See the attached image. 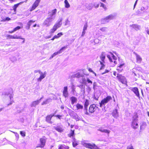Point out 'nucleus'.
I'll list each match as a JSON object with an SVG mask.
<instances>
[{"instance_id":"55","label":"nucleus","mask_w":149,"mask_h":149,"mask_svg":"<svg viewBox=\"0 0 149 149\" xmlns=\"http://www.w3.org/2000/svg\"><path fill=\"white\" fill-rule=\"evenodd\" d=\"M87 81L88 83H91V84H92V81L89 79H87Z\"/></svg>"},{"instance_id":"32","label":"nucleus","mask_w":149,"mask_h":149,"mask_svg":"<svg viewBox=\"0 0 149 149\" xmlns=\"http://www.w3.org/2000/svg\"><path fill=\"white\" fill-rule=\"evenodd\" d=\"M74 141L72 142V145L74 147H75L78 145V142L76 141L74 138H73Z\"/></svg>"},{"instance_id":"11","label":"nucleus","mask_w":149,"mask_h":149,"mask_svg":"<svg viewBox=\"0 0 149 149\" xmlns=\"http://www.w3.org/2000/svg\"><path fill=\"white\" fill-rule=\"evenodd\" d=\"M100 58L101 60V61H100V64L102 65L101 67L100 68V70H101L104 67L105 65L104 63H105L104 60L105 58V54L104 53H102L100 56Z\"/></svg>"},{"instance_id":"62","label":"nucleus","mask_w":149,"mask_h":149,"mask_svg":"<svg viewBox=\"0 0 149 149\" xmlns=\"http://www.w3.org/2000/svg\"><path fill=\"white\" fill-rule=\"evenodd\" d=\"M101 1L102 2H103L104 3L106 2V0H101Z\"/></svg>"},{"instance_id":"52","label":"nucleus","mask_w":149,"mask_h":149,"mask_svg":"<svg viewBox=\"0 0 149 149\" xmlns=\"http://www.w3.org/2000/svg\"><path fill=\"white\" fill-rule=\"evenodd\" d=\"M69 22L68 21V19L66 20L65 21V26L67 25L68 24Z\"/></svg>"},{"instance_id":"38","label":"nucleus","mask_w":149,"mask_h":149,"mask_svg":"<svg viewBox=\"0 0 149 149\" xmlns=\"http://www.w3.org/2000/svg\"><path fill=\"white\" fill-rule=\"evenodd\" d=\"M100 131L102 132H104L109 134L110 133V131L107 130H100Z\"/></svg>"},{"instance_id":"43","label":"nucleus","mask_w":149,"mask_h":149,"mask_svg":"<svg viewBox=\"0 0 149 149\" xmlns=\"http://www.w3.org/2000/svg\"><path fill=\"white\" fill-rule=\"evenodd\" d=\"M20 133L21 135L23 137L25 136V132L23 131H21L20 132Z\"/></svg>"},{"instance_id":"64","label":"nucleus","mask_w":149,"mask_h":149,"mask_svg":"<svg viewBox=\"0 0 149 149\" xmlns=\"http://www.w3.org/2000/svg\"><path fill=\"white\" fill-rule=\"evenodd\" d=\"M61 108L62 109H64V107L63 106H61Z\"/></svg>"},{"instance_id":"35","label":"nucleus","mask_w":149,"mask_h":149,"mask_svg":"<svg viewBox=\"0 0 149 149\" xmlns=\"http://www.w3.org/2000/svg\"><path fill=\"white\" fill-rule=\"evenodd\" d=\"M23 2H21L18 3L14 5L13 7V9L15 12L16 11L17 8L18 6L19 5L22 4V3H23Z\"/></svg>"},{"instance_id":"48","label":"nucleus","mask_w":149,"mask_h":149,"mask_svg":"<svg viewBox=\"0 0 149 149\" xmlns=\"http://www.w3.org/2000/svg\"><path fill=\"white\" fill-rule=\"evenodd\" d=\"M21 29V27L19 26H17V27L15 28L14 29V30L15 31H17V30H19Z\"/></svg>"},{"instance_id":"47","label":"nucleus","mask_w":149,"mask_h":149,"mask_svg":"<svg viewBox=\"0 0 149 149\" xmlns=\"http://www.w3.org/2000/svg\"><path fill=\"white\" fill-rule=\"evenodd\" d=\"M63 116L62 115H57L55 116L57 118H58L61 120V118L62 116Z\"/></svg>"},{"instance_id":"9","label":"nucleus","mask_w":149,"mask_h":149,"mask_svg":"<svg viewBox=\"0 0 149 149\" xmlns=\"http://www.w3.org/2000/svg\"><path fill=\"white\" fill-rule=\"evenodd\" d=\"M107 56L110 62H113L115 64H117L116 60L117 59V57L115 56L113 53L110 52L109 54H108Z\"/></svg>"},{"instance_id":"60","label":"nucleus","mask_w":149,"mask_h":149,"mask_svg":"<svg viewBox=\"0 0 149 149\" xmlns=\"http://www.w3.org/2000/svg\"><path fill=\"white\" fill-rule=\"evenodd\" d=\"M15 32V31H14V30H13L12 31H9V33H13V32Z\"/></svg>"},{"instance_id":"6","label":"nucleus","mask_w":149,"mask_h":149,"mask_svg":"<svg viewBox=\"0 0 149 149\" xmlns=\"http://www.w3.org/2000/svg\"><path fill=\"white\" fill-rule=\"evenodd\" d=\"M112 100V98L110 96H107L105 98L102 100L100 103V106L102 107L103 105L107 103L110 100Z\"/></svg>"},{"instance_id":"15","label":"nucleus","mask_w":149,"mask_h":149,"mask_svg":"<svg viewBox=\"0 0 149 149\" xmlns=\"http://www.w3.org/2000/svg\"><path fill=\"white\" fill-rule=\"evenodd\" d=\"M54 129L58 132L61 133L63 132L64 129L61 125H57L56 126L54 127Z\"/></svg>"},{"instance_id":"8","label":"nucleus","mask_w":149,"mask_h":149,"mask_svg":"<svg viewBox=\"0 0 149 149\" xmlns=\"http://www.w3.org/2000/svg\"><path fill=\"white\" fill-rule=\"evenodd\" d=\"M83 145L86 148L90 149H97V146L94 143H83Z\"/></svg>"},{"instance_id":"24","label":"nucleus","mask_w":149,"mask_h":149,"mask_svg":"<svg viewBox=\"0 0 149 149\" xmlns=\"http://www.w3.org/2000/svg\"><path fill=\"white\" fill-rule=\"evenodd\" d=\"M130 26L136 31L139 30L140 29V26L136 24L131 25Z\"/></svg>"},{"instance_id":"40","label":"nucleus","mask_w":149,"mask_h":149,"mask_svg":"<svg viewBox=\"0 0 149 149\" xmlns=\"http://www.w3.org/2000/svg\"><path fill=\"white\" fill-rule=\"evenodd\" d=\"M93 3V6H94V7L96 8H98L99 6V4H97V3Z\"/></svg>"},{"instance_id":"18","label":"nucleus","mask_w":149,"mask_h":149,"mask_svg":"<svg viewBox=\"0 0 149 149\" xmlns=\"http://www.w3.org/2000/svg\"><path fill=\"white\" fill-rule=\"evenodd\" d=\"M132 91L138 97H140V94L138 88L136 87L132 88L131 89Z\"/></svg>"},{"instance_id":"16","label":"nucleus","mask_w":149,"mask_h":149,"mask_svg":"<svg viewBox=\"0 0 149 149\" xmlns=\"http://www.w3.org/2000/svg\"><path fill=\"white\" fill-rule=\"evenodd\" d=\"M137 120L135 119H133L131 123V126L134 129H136L138 127V124L137 123Z\"/></svg>"},{"instance_id":"42","label":"nucleus","mask_w":149,"mask_h":149,"mask_svg":"<svg viewBox=\"0 0 149 149\" xmlns=\"http://www.w3.org/2000/svg\"><path fill=\"white\" fill-rule=\"evenodd\" d=\"M35 21H33L32 20H30L27 23V25H29L30 26L31 25V23L35 22Z\"/></svg>"},{"instance_id":"41","label":"nucleus","mask_w":149,"mask_h":149,"mask_svg":"<svg viewBox=\"0 0 149 149\" xmlns=\"http://www.w3.org/2000/svg\"><path fill=\"white\" fill-rule=\"evenodd\" d=\"M107 29V28L106 27H103L100 29L101 31L102 32L106 31Z\"/></svg>"},{"instance_id":"26","label":"nucleus","mask_w":149,"mask_h":149,"mask_svg":"<svg viewBox=\"0 0 149 149\" xmlns=\"http://www.w3.org/2000/svg\"><path fill=\"white\" fill-rule=\"evenodd\" d=\"M74 130H70V133L68 134V136L69 137L71 138L74 137Z\"/></svg>"},{"instance_id":"22","label":"nucleus","mask_w":149,"mask_h":149,"mask_svg":"<svg viewBox=\"0 0 149 149\" xmlns=\"http://www.w3.org/2000/svg\"><path fill=\"white\" fill-rule=\"evenodd\" d=\"M63 95L65 97H67L68 96V87L67 86H65L64 87V89L63 91Z\"/></svg>"},{"instance_id":"61","label":"nucleus","mask_w":149,"mask_h":149,"mask_svg":"<svg viewBox=\"0 0 149 149\" xmlns=\"http://www.w3.org/2000/svg\"><path fill=\"white\" fill-rule=\"evenodd\" d=\"M113 74L115 76H116V72H113Z\"/></svg>"},{"instance_id":"50","label":"nucleus","mask_w":149,"mask_h":149,"mask_svg":"<svg viewBox=\"0 0 149 149\" xmlns=\"http://www.w3.org/2000/svg\"><path fill=\"white\" fill-rule=\"evenodd\" d=\"M13 36H12V35H8L7 36V37L8 38H10V39H13Z\"/></svg>"},{"instance_id":"3","label":"nucleus","mask_w":149,"mask_h":149,"mask_svg":"<svg viewBox=\"0 0 149 149\" xmlns=\"http://www.w3.org/2000/svg\"><path fill=\"white\" fill-rule=\"evenodd\" d=\"M116 15L115 14H111L107 16L106 17L102 18L101 20V23L104 24L108 22L110 20L113 19Z\"/></svg>"},{"instance_id":"45","label":"nucleus","mask_w":149,"mask_h":149,"mask_svg":"<svg viewBox=\"0 0 149 149\" xmlns=\"http://www.w3.org/2000/svg\"><path fill=\"white\" fill-rule=\"evenodd\" d=\"M127 149H134V148L132 145L131 144L130 145L127 147Z\"/></svg>"},{"instance_id":"39","label":"nucleus","mask_w":149,"mask_h":149,"mask_svg":"<svg viewBox=\"0 0 149 149\" xmlns=\"http://www.w3.org/2000/svg\"><path fill=\"white\" fill-rule=\"evenodd\" d=\"M100 3L101 4L100 6L101 7H102L104 9V10H107V7H106V6L104 3H103L101 2H100Z\"/></svg>"},{"instance_id":"34","label":"nucleus","mask_w":149,"mask_h":149,"mask_svg":"<svg viewBox=\"0 0 149 149\" xmlns=\"http://www.w3.org/2000/svg\"><path fill=\"white\" fill-rule=\"evenodd\" d=\"M13 39H22L23 40L22 42V43H24V42L25 40H24V38H22L21 37V36H17V35H15L14 36H13Z\"/></svg>"},{"instance_id":"12","label":"nucleus","mask_w":149,"mask_h":149,"mask_svg":"<svg viewBox=\"0 0 149 149\" xmlns=\"http://www.w3.org/2000/svg\"><path fill=\"white\" fill-rule=\"evenodd\" d=\"M97 108V107L95 104H93L91 105L89 108L88 113L89 114L93 113Z\"/></svg>"},{"instance_id":"17","label":"nucleus","mask_w":149,"mask_h":149,"mask_svg":"<svg viewBox=\"0 0 149 149\" xmlns=\"http://www.w3.org/2000/svg\"><path fill=\"white\" fill-rule=\"evenodd\" d=\"M54 116V114L47 115L45 117V121L49 123L52 124L53 122L51 121L52 118Z\"/></svg>"},{"instance_id":"58","label":"nucleus","mask_w":149,"mask_h":149,"mask_svg":"<svg viewBox=\"0 0 149 149\" xmlns=\"http://www.w3.org/2000/svg\"><path fill=\"white\" fill-rule=\"evenodd\" d=\"M137 0H136V1L135 2V3H134V8H135V7L136 6V4L137 2Z\"/></svg>"},{"instance_id":"5","label":"nucleus","mask_w":149,"mask_h":149,"mask_svg":"<svg viewBox=\"0 0 149 149\" xmlns=\"http://www.w3.org/2000/svg\"><path fill=\"white\" fill-rule=\"evenodd\" d=\"M57 12L56 9H54L48 11V17L51 19L54 20L56 17V15Z\"/></svg>"},{"instance_id":"2","label":"nucleus","mask_w":149,"mask_h":149,"mask_svg":"<svg viewBox=\"0 0 149 149\" xmlns=\"http://www.w3.org/2000/svg\"><path fill=\"white\" fill-rule=\"evenodd\" d=\"M141 68H134L132 69L131 75L134 79L135 81L137 80V78L139 76V73L141 72Z\"/></svg>"},{"instance_id":"53","label":"nucleus","mask_w":149,"mask_h":149,"mask_svg":"<svg viewBox=\"0 0 149 149\" xmlns=\"http://www.w3.org/2000/svg\"><path fill=\"white\" fill-rule=\"evenodd\" d=\"M85 31H83H83H82V34L81 35V36L83 37L84 35L85 34V33H86V32Z\"/></svg>"},{"instance_id":"57","label":"nucleus","mask_w":149,"mask_h":149,"mask_svg":"<svg viewBox=\"0 0 149 149\" xmlns=\"http://www.w3.org/2000/svg\"><path fill=\"white\" fill-rule=\"evenodd\" d=\"M109 72V70H105V72H104L102 73V74H104L106 73H107V72Z\"/></svg>"},{"instance_id":"30","label":"nucleus","mask_w":149,"mask_h":149,"mask_svg":"<svg viewBox=\"0 0 149 149\" xmlns=\"http://www.w3.org/2000/svg\"><path fill=\"white\" fill-rule=\"evenodd\" d=\"M71 100V103L72 104H74L75 102L77 101V98L74 97H71L70 98Z\"/></svg>"},{"instance_id":"10","label":"nucleus","mask_w":149,"mask_h":149,"mask_svg":"<svg viewBox=\"0 0 149 149\" xmlns=\"http://www.w3.org/2000/svg\"><path fill=\"white\" fill-rule=\"evenodd\" d=\"M50 18L47 17L44 21L42 23L43 26L46 27H48L50 26L52 24V22L53 21Z\"/></svg>"},{"instance_id":"51","label":"nucleus","mask_w":149,"mask_h":149,"mask_svg":"<svg viewBox=\"0 0 149 149\" xmlns=\"http://www.w3.org/2000/svg\"><path fill=\"white\" fill-rule=\"evenodd\" d=\"M88 70L89 72H92L93 73L95 74V73L93 71L91 68H89Z\"/></svg>"},{"instance_id":"4","label":"nucleus","mask_w":149,"mask_h":149,"mask_svg":"<svg viewBox=\"0 0 149 149\" xmlns=\"http://www.w3.org/2000/svg\"><path fill=\"white\" fill-rule=\"evenodd\" d=\"M118 80L122 84L127 86V82L125 77L121 74H118L116 76Z\"/></svg>"},{"instance_id":"23","label":"nucleus","mask_w":149,"mask_h":149,"mask_svg":"<svg viewBox=\"0 0 149 149\" xmlns=\"http://www.w3.org/2000/svg\"><path fill=\"white\" fill-rule=\"evenodd\" d=\"M58 149H70V148L68 146L64 144H60L58 146Z\"/></svg>"},{"instance_id":"1","label":"nucleus","mask_w":149,"mask_h":149,"mask_svg":"<svg viewBox=\"0 0 149 149\" xmlns=\"http://www.w3.org/2000/svg\"><path fill=\"white\" fill-rule=\"evenodd\" d=\"M62 18H61L60 19H58L52 28L50 29L49 31V33L50 34L54 33L58 28L61 26L62 24Z\"/></svg>"},{"instance_id":"49","label":"nucleus","mask_w":149,"mask_h":149,"mask_svg":"<svg viewBox=\"0 0 149 149\" xmlns=\"http://www.w3.org/2000/svg\"><path fill=\"white\" fill-rule=\"evenodd\" d=\"M145 32L149 35V29L148 28H146L145 30Z\"/></svg>"},{"instance_id":"59","label":"nucleus","mask_w":149,"mask_h":149,"mask_svg":"<svg viewBox=\"0 0 149 149\" xmlns=\"http://www.w3.org/2000/svg\"><path fill=\"white\" fill-rule=\"evenodd\" d=\"M30 26L29 25H27V26H26V28L28 30L30 29Z\"/></svg>"},{"instance_id":"54","label":"nucleus","mask_w":149,"mask_h":149,"mask_svg":"<svg viewBox=\"0 0 149 149\" xmlns=\"http://www.w3.org/2000/svg\"><path fill=\"white\" fill-rule=\"evenodd\" d=\"M141 11L144 12V11L145 10V8L143 7H142L141 8Z\"/></svg>"},{"instance_id":"14","label":"nucleus","mask_w":149,"mask_h":149,"mask_svg":"<svg viewBox=\"0 0 149 149\" xmlns=\"http://www.w3.org/2000/svg\"><path fill=\"white\" fill-rule=\"evenodd\" d=\"M125 67V64L123 62L121 63L117 66L116 70L119 72H121L122 71L123 69Z\"/></svg>"},{"instance_id":"29","label":"nucleus","mask_w":149,"mask_h":149,"mask_svg":"<svg viewBox=\"0 0 149 149\" xmlns=\"http://www.w3.org/2000/svg\"><path fill=\"white\" fill-rule=\"evenodd\" d=\"M86 8L89 10H91L93 8V3L87 4L86 5Z\"/></svg>"},{"instance_id":"25","label":"nucleus","mask_w":149,"mask_h":149,"mask_svg":"<svg viewBox=\"0 0 149 149\" xmlns=\"http://www.w3.org/2000/svg\"><path fill=\"white\" fill-rule=\"evenodd\" d=\"M65 47H63L61 49L58 51L55 52L53 54L52 56L50 57V59L54 57L56 55L59 54L61 52V50H63Z\"/></svg>"},{"instance_id":"44","label":"nucleus","mask_w":149,"mask_h":149,"mask_svg":"<svg viewBox=\"0 0 149 149\" xmlns=\"http://www.w3.org/2000/svg\"><path fill=\"white\" fill-rule=\"evenodd\" d=\"M88 27V25L87 23H86L83 27V31H86L87 30V28Z\"/></svg>"},{"instance_id":"7","label":"nucleus","mask_w":149,"mask_h":149,"mask_svg":"<svg viewBox=\"0 0 149 149\" xmlns=\"http://www.w3.org/2000/svg\"><path fill=\"white\" fill-rule=\"evenodd\" d=\"M46 138L45 136H43L40 139V144L38 145L35 148V149H38V148H43L45 145Z\"/></svg>"},{"instance_id":"19","label":"nucleus","mask_w":149,"mask_h":149,"mask_svg":"<svg viewBox=\"0 0 149 149\" xmlns=\"http://www.w3.org/2000/svg\"><path fill=\"white\" fill-rule=\"evenodd\" d=\"M89 104V102L88 100L86 99L85 100V103H84V107L85 109H86V111L85 112V114L86 115H89V113L87 111V108Z\"/></svg>"},{"instance_id":"56","label":"nucleus","mask_w":149,"mask_h":149,"mask_svg":"<svg viewBox=\"0 0 149 149\" xmlns=\"http://www.w3.org/2000/svg\"><path fill=\"white\" fill-rule=\"evenodd\" d=\"M10 19L8 17H7L5 19V20H7V21H9V20H10Z\"/></svg>"},{"instance_id":"28","label":"nucleus","mask_w":149,"mask_h":149,"mask_svg":"<svg viewBox=\"0 0 149 149\" xmlns=\"http://www.w3.org/2000/svg\"><path fill=\"white\" fill-rule=\"evenodd\" d=\"M63 35V33L62 32L58 33L57 35H55L51 40H54L55 39L58 38Z\"/></svg>"},{"instance_id":"46","label":"nucleus","mask_w":149,"mask_h":149,"mask_svg":"<svg viewBox=\"0 0 149 149\" xmlns=\"http://www.w3.org/2000/svg\"><path fill=\"white\" fill-rule=\"evenodd\" d=\"M49 102L48 100L47 99L45 101H43L42 103V105H43L44 104H47Z\"/></svg>"},{"instance_id":"21","label":"nucleus","mask_w":149,"mask_h":149,"mask_svg":"<svg viewBox=\"0 0 149 149\" xmlns=\"http://www.w3.org/2000/svg\"><path fill=\"white\" fill-rule=\"evenodd\" d=\"M38 72L40 75V77L37 79V80L38 81H40L42 79L45 77L46 73L45 72L44 73H43L40 71Z\"/></svg>"},{"instance_id":"36","label":"nucleus","mask_w":149,"mask_h":149,"mask_svg":"<svg viewBox=\"0 0 149 149\" xmlns=\"http://www.w3.org/2000/svg\"><path fill=\"white\" fill-rule=\"evenodd\" d=\"M64 3H65V7L66 8H69L70 6V5L68 2L67 0H65L64 1Z\"/></svg>"},{"instance_id":"27","label":"nucleus","mask_w":149,"mask_h":149,"mask_svg":"<svg viewBox=\"0 0 149 149\" xmlns=\"http://www.w3.org/2000/svg\"><path fill=\"white\" fill-rule=\"evenodd\" d=\"M40 98L39 100H37L36 101H33L31 104V107H35L36 105H38L40 102V100H41Z\"/></svg>"},{"instance_id":"13","label":"nucleus","mask_w":149,"mask_h":149,"mask_svg":"<svg viewBox=\"0 0 149 149\" xmlns=\"http://www.w3.org/2000/svg\"><path fill=\"white\" fill-rule=\"evenodd\" d=\"M41 0H36L34 3L33 4L32 7L30 9V11H32L35 10L36 8L37 7Z\"/></svg>"},{"instance_id":"33","label":"nucleus","mask_w":149,"mask_h":149,"mask_svg":"<svg viewBox=\"0 0 149 149\" xmlns=\"http://www.w3.org/2000/svg\"><path fill=\"white\" fill-rule=\"evenodd\" d=\"M76 107L77 110L82 109L83 108V107L82 105L79 104V103H77L76 104Z\"/></svg>"},{"instance_id":"37","label":"nucleus","mask_w":149,"mask_h":149,"mask_svg":"<svg viewBox=\"0 0 149 149\" xmlns=\"http://www.w3.org/2000/svg\"><path fill=\"white\" fill-rule=\"evenodd\" d=\"M138 118V116L137 113H134V115L132 117L133 119H135V120H138L137 118Z\"/></svg>"},{"instance_id":"20","label":"nucleus","mask_w":149,"mask_h":149,"mask_svg":"<svg viewBox=\"0 0 149 149\" xmlns=\"http://www.w3.org/2000/svg\"><path fill=\"white\" fill-rule=\"evenodd\" d=\"M136 56V62L137 63H140L142 61V59L141 56L137 54L134 52Z\"/></svg>"},{"instance_id":"31","label":"nucleus","mask_w":149,"mask_h":149,"mask_svg":"<svg viewBox=\"0 0 149 149\" xmlns=\"http://www.w3.org/2000/svg\"><path fill=\"white\" fill-rule=\"evenodd\" d=\"M112 115L114 118H116L118 116L117 110L116 109H114L112 113Z\"/></svg>"},{"instance_id":"63","label":"nucleus","mask_w":149,"mask_h":149,"mask_svg":"<svg viewBox=\"0 0 149 149\" xmlns=\"http://www.w3.org/2000/svg\"><path fill=\"white\" fill-rule=\"evenodd\" d=\"M74 126V125H71L70 126L71 128H73V127Z\"/></svg>"}]
</instances>
